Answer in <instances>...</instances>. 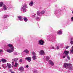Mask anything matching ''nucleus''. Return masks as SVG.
Returning <instances> with one entry per match:
<instances>
[{"mask_svg":"<svg viewBox=\"0 0 73 73\" xmlns=\"http://www.w3.org/2000/svg\"><path fill=\"white\" fill-rule=\"evenodd\" d=\"M44 58L46 59V61H49V56H45Z\"/></svg>","mask_w":73,"mask_h":73,"instance_id":"nucleus-18","label":"nucleus"},{"mask_svg":"<svg viewBox=\"0 0 73 73\" xmlns=\"http://www.w3.org/2000/svg\"><path fill=\"white\" fill-rule=\"evenodd\" d=\"M0 62H1V60H0Z\"/></svg>","mask_w":73,"mask_h":73,"instance_id":"nucleus-47","label":"nucleus"},{"mask_svg":"<svg viewBox=\"0 0 73 73\" xmlns=\"http://www.w3.org/2000/svg\"><path fill=\"white\" fill-rule=\"evenodd\" d=\"M39 43L40 45H42L44 44V41L42 40H40L39 41Z\"/></svg>","mask_w":73,"mask_h":73,"instance_id":"nucleus-6","label":"nucleus"},{"mask_svg":"<svg viewBox=\"0 0 73 73\" xmlns=\"http://www.w3.org/2000/svg\"><path fill=\"white\" fill-rule=\"evenodd\" d=\"M62 57L63 58H65V57H66V56H64Z\"/></svg>","mask_w":73,"mask_h":73,"instance_id":"nucleus-41","label":"nucleus"},{"mask_svg":"<svg viewBox=\"0 0 73 73\" xmlns=\"http://www.w3.org/2000/svg\"><path fill=\"white\" fill-rule=\"evenodd\" d=\"M3 52V50L1 49L0 50V53Z\"/></svg>","mask_w":73,"mask_h":73,"instance_id":"nucleus-30","label":"nucleus"},{"mask_svg":"<svg viewBox=\"0 0 73 73\" xmlns=\"http://www.w3.org/2000/svg\"><path fill=\"white\" fill-rule=\"evenodd\" d=\"M26 60L28 61V62H31V58L29 57H27L25 58Z\"/></svg>","mask_w":73,"mask_h":73,"instance_id":"nucleus-7","label":"nucleus"},{"mask_svg":"<svg viewBox=\"0 0 73 73\" xmlns=\"http://www.w3.org/2000/svg\"><path fill=\"white\" fill-rule=\"evenodd\" d=\"M70 43L72 45V44H73V41L72 40H71L70 42Z\"/></svg>","mask_w":73,"mask_h":73,"instance_id":"nucleus-31","label":"nucleus"},{"mask_svg":"<svg viewBox=\"0 0 73 73\" xmlns=\"http://www.w3.org/2000/svg\"><path fill=\"white\" fill-rule=\"evenodd\" d=\"M23 20L25 22H27V21H28V19H27V18L26 17H23Z\"/></svg>","mask_w":73,"mask_h":73,"instance_id":"nucleus-21","label":"nucleus"},{"mask_svg":"<svg viewBox=\"0 0 73 73\" xmlns=\"http://www.w3.org/2000/svg\"><path fill=\"white\" fill-rule=\"evenodd\" d=\"M23 52H25L26 53H27V54H29V51L28 49H26L24 50V51L22 52V53H23Z\"/></svg>","mask_w":73,"mask_h":73,"instance_id":"nucleus-12","label":"nucleus"},{"mask_svg":"<svg viewBox=\"0 0 73 73\" xmlns=\"http://www.w3.org/2000/svg\"><path fill=\"white\" fill-rule=\"evenodd\" d=\"M64 67L67 69V68H69V69H72V64H68L66 63L64 64Z\"/></svg>","mask_w":73,"mask_h":73,"instance_id":"nucleus-2","label":"nucleus"},{"mask_svg":"<svg viewBox=\"0 0 73 73\" xmlns=\"http://www.w3.org/2000/svg\"><path fill=\"white\" fill-rule=\"evenodd\" d=\"M13 50H14V49L13 48L8 49L7 50V52L8 53H12L13 52Z\"/></svg>","mask_w":73,"mask_h":73,"instance_id":"nucleus-4","label":"nucleus"},{"mask_svg":"<svg viewBox=\"0 0 73 73\" xmlns=\"http://www.w3.org/2000/svg\"><path fill=\"white\" fill-rule=\"evenodd\" d=\"M23 61V60H22V59H20V62H22Z\"/></svg>","mask_w":73,"mask_h":73,"instance_id":"nucleus-39","label":"nucleus"},{"mask_svg":"<svg viewBox=\"0 0 73 73\" xmlns=\"http://www.w3.org/2000/svg\"><path fill=\"white\" fill-rule=\"evenodd\" d=\"M7 68L9 69H10V68H11V64H10L7 63Z\"/></svg>","mask_w":73,"mask_h":73,"instance_id":"nucleus-17","label":"nucleus"},{"mask_svg":"<svg viewBox=\"0 0 73 73\" xmlns=\"http://www.w3.org/2000/svg\"><path fill=\"white\" fill-rule=\"evenodd\" d=\"M1 68V67H0V69Z\"/></svg>","mask_w":73,"mask_h":73,"instance_id":"nucleus-48","label":"nucleus"},{"mask_svg":"<svg viewBox=\"0 0 73 73\" xmlns=\"http://www.w3.org/2000/svg\"><path fill=\"white\" fill-rule=\"evenodd\" d=\"M33 72L34 73H37V71L34 69L33 70Z\"/></svg>","mask_w":73,"mask_h":73,"instance_id":"nucleus-27","label":"nucleus"},{"mask_svg":"<svg viewBox=\"0 0 73 73\" xmlns=\"http://www.w3.org/2000/svg\"><path fill=\"white\" fill-rule=\"evenodd\" d=\"M36 20H40V18L38 17H37L36 18Z\"/></svg>","mask_w":73,"mask_h":73,"instance_id":"nucleus-36","label":"nucleus"},{"mask_svg":"<svg viewBox=\"0 0 73 73\" xmlns=\"http://www.w3.org/2000/svg\"><path fill=\"white\" fill-rule=\"evenodd\" d=\"M12 65H13V66H14V65H14V62H12Z\"/></svg>","mask_w":73,"mask_h":73,"instance_id":"nucleus-33","label":"nucleus"},{"mask_svg":"<svg viewBox=\"0 0 73 73\" xmlns=\"http://www.w3.org/2000/svg\"><path fill=\"white\" fill-rule=\"evenodd\" d=\"M69 52L66 51H65L64 52V54L65 53L66 56H67V55H68V54H69Z\"/></svg>","mask_w":73,"mask_h":73,"instance_id":"nucleus-16","label":"nucleus"},{"mask_svg":"<svg viewBox=\"0 0 73 73\" xmlns=\"http://www.w3.org/2000/svg\"><path fill=\"white\" fill-rule=\"evenodd\" d=\"M44 13H45V11H42L41 12L38 11L37 12V14L38 16H42L43 14H44Z\"/></svg>","mask_w":73,"mask_h":73,"instance_id":"nucleus-3","label":"nucleus"},{"mask_svg":"<svg viewBox=\"0 0 73 73\" xmlns=\"http://www.w3.org/2000/svg\"><path fill=\"white\" fill-rule=\"evenodd\" d=\"M15 65H14V67H17V66L18 65V63H17V62H15Z\"/></svg>","mask_w":73,"mask_h":73,"instance_id":"nucleus-25","label":"nucleus"},{"mask_svg":"<svg viewBox=\"0 0 73 73\" xmlns=\"http://www.w3.org/2000/svg\"><path fill=\"white\" fill-rule=\"evenodd\" d=\"M3 2H0V7H2L3 6Z\"/></svg>","mask_w":73,"mask_h":73,"instance_id":"nucleus-28","label":"nucleus"},{"mask_svg":"<svg viewBox=\"0 0 73 73\" xmlns=\"http://www.w3.org/2000/svg\"><path fill=\"white\" fill-rule=\"evenodd\" d=\"M19 71L21 72H23L24 71V68L23 67H20L18 69Z\"/></svg>","mask_w":73,"mask_h":73,"instance_id":"nucleus-5","label":"nucleus"},{"mask_svg":"<svg viewBox=\"0 0 73 73\" xmlns=\"http://www.w3.org/2000/svg\"><path fill=\"white\" fill-rule=\"evenodd\" d=\"M50 62V65H51L52 66H53V65H54V63H53V62H52L51 60H50V62Z\"/></svg>","mask_w":73,"mask_h":73,"instance_id":"nucleus-15","label":"nucleus"},{"mask_svg":"<svg viewBox=\"0 0 73 73\" xmlns=\"http://www.w3.org/2000/svg\"><path fill=\"white\" fill-rule=\"evenodd\" d=\"M29 67V66L28 65H27L26 66L25 68H28Z\"/></svg>","mask_w":73,"mask_h":73,"instance_id":"nucleus-34","label":"nucleus"},{"mask_svg":"<svg viewBox=\"0 0 73 73\" xmlns=\"http://www.w3.org/2000/svg\"><path fill=\"white\" fill-rule=\"evenodd\" d=\"M72 14L73 15V10L72 12Z\"/></svg>","mask_w":73,"mask_h":73,"instance_id":"nucleus-45","label":"nucleus"},{"mask_svg":"<svg viewBox=\"0 0 73 73\" xmlns=\"http://www.w3.org/2000/svg\"><path fill=\"white\" fill-rule=\"evenodd\" d=\"M70 46H66V49H68V48H69Z\"/></svg>","mask_w":73,"mask_h":73,"instance_id":"nucleus-37","label":"nucleus"},{"mask_svg":"<svg viewBox=\"0 0 73 73\" xmlns=\"http://www.w3.org/2000/svg\"><path fill=\"white\" fill-rule=\"evenodd\" d=\"M27 5L25 4H23L22 6L21 7V10L22 11H23L24 12H25L27 9L26 8H27Z\"/></svg>","mask_w":73,"mask_h":73,"instance_id":"nucleus-1","label":"nucleus"},{"mask_svg":"<svg viewBox=\"0 0 73 73\" xmlns=\"http://www.w3.org/2000/svg\"><path fill=\"white\" fill-rule=\"evenodd\" d=\"M18 60L17 58H15L13 59V60L14 61H15V62H17Z\"/></svg>","mask_w":73,"mask_h":73,"instance_id":"nucleus-24","label":"nucleus"},{"mask_svg":"<svg viewBox=\"0 0 73 73\" xmlns=\"http://www.w3.org/2000/svg\"><path fill=\"white\" fill-rule=\"evenodd\" d=\"M39 53L40 55L42 56V55H44L45 52H44V50H41L40 51Z\"/></svg>","mask_w":73,"mask_h":73,"instance_id":"nucleus-9","label":"nucleus"},{"mask_svg":"<svg viewBox=\"0 0 73 73\" xmlns=\"http://www.w3.org/2000/svg\"><path fill=\"white\" fill-rule=\"evenodd\" d=\"M9 17V16L7 15H4V16H3V18L4 19H5V18H7V17Z\"/></svg>","mask_w":73,"mask_h":73,"instance_id":"nucleus-26","label":"nucleus"},{"mask_svg":"<svg viewBox=\"0 0 73 73\" xmlns=\"http://www.w3.org/2000/svg\"><path fill=\"white\" fill-rule=\"evenodd\" d=\"M11 73H15L14 72H11Z\"/></svg>","mask_w":73,"mask_h":73,"instance_id":"nucleus-44","label":"nucleus"},{"mask_svg":"<svg viewBox=\"0 0 73 73\" xmlns=\"http://www.w3.org/2000/svg\"><path fill=\"white\" fill-rule=\"evenodd\" d=\"M2 67L5 69H6L7 68V65L5 64H3L2 65Z\"/></svg>","mask_w":73,"mask_h":73,"instance_id":"nucleus-13","label":"nucleus"},{"mask_svg":"<svg viewBox=\"0 0 73 73\" xmlns=\"http://www.w3.org/2000/svg\"><path fill=\"white\" fill-rule=\"evenodd\" d=\"M59 46H57V49H59Z\"/></svg>","mask_w":73,"mask_h":73,"instance_id":"nucleus-40","label":"nucleus"},{"mask_svg":"<svg viewBox=\"0 0 73 73\" xmlns=\"http://www.w3.org/2000/svg\"><path fill=\"white\" fill-rule=\"evenodd\" d=\"M18 18L20 21H23V17L21 16H18Z\"/></svg>","mask_w":73,"mask_h":73,"instance_id":"nucleus-14","label":"nucleus"},{"mask_svg":"<svg viewBox=\"0 0 73 73\" xmlns=\"http://www.w3.org/2000/svg\"><path fill=\"white\" fill-rule=\"evenodd\" d=\"M1 61H2V62H3V63H5V62H6L7 61L6 59H1Z\"/></svg>","mask_w":73,"mask_h":73,"instance_id":"nucleus-20","label":"nucleus"},{"mask_svg":"<svg viewBox=\"0 0 73 73\" xmlns=\"http://www.w3.org/2000/svg\"><path fill=\"white\" fill-rule=\"evenodd\" d=\"M71 20L73 22V17H72L71 18Z\"/></svg>","mask_w":73,"mask_h":73,"instance_id":"nucleus-35","label":"nucleus"},{"mask_svg":"<svg viewBox=\"0 0 73 73\" xmlns=\"http://www.w3.org/2000/svg\"><path fill=\"white\" fill-rule=\"evenodd\" d=\"M54 14H56V13H55Z\"/></svg>","mask_w":73,"mask_h":73,"instance_id":"nucleus-46","label":"nucleus"},{"mask_svg":"<svg viewBox=\"0 0 73 73\" xmlns=\"http://www.w3.org/2000/svg\"><path fill=\"white\" fill-rule=\"evenodd\" d=\"M71 40H73V38H71Z\"/></svg>","mask_w":73,"mask_h":73,"instance_id":"nucleus-42","label":"nucleus"},{"mask_svg":"<svg viewBox=\"0 0 73 73\" xmlns=\"http://www.w3.org/2000/svg\"><path fill=\"white\" fill-rule=\"evenodd\" d=\"M8 46L9 47V48H11V49H14V47L12 44H8Z\"/></svg>","mask_w":73,"mask_h":73,"instance_id":"nucleus-8","label":"nucleus"},{"mask_svg":"<svg viewBox=\"0 0 73 73\" xmlns=\"http://www.w3.org/2000/svg\"><path fill=\"white\" fill-rule=\"evenodd\" d=\"M29 5L31 6H33V2L31 1L30 2Z\"/></svg>","mask_w":73,"mask_h":73,"instance_id":"nucleus-22","label":"nucleus"},{"mask_svg":"<svg viewBox=\"0 0 73 73\" xmlns=\"http://www.w3.org/2000/svg\"><path fill=\"white\" fill-rule=\"evenodd\" d=\"M3 7L4 10L5 11L7 10V8H8V7H7V6L5 5H3Z\"/></svg>","mask_w":73,"mask_h":73,"instance_id":"nucleus-10","label":"nucleus"},{"mask_svg":"<svg viewBox=\"0 0 73 73\" xmlns=\"http://www.w3.org/2000/svg\"><path fill=\"white\" fill-rule=\"evenodd\" d=\"M32 58L33 60H36L37 59V56H33Z\"/></svg>","mask_w":73,"mask_h":73,"instance_id":"nucleus-19","label":"nucleus"},{"mask_svg":"<svg viewBox=\"0 0 73 73\" xmlns=\"http://www.w3.org/2000/svg\"><path fill=\"white\" fill-rule=\"evenodd\" d=\"M62 30H60L58 31L57 32V34L58 35H62Z\"/></svg>","mask_w":73,"mask_h":73,"instance_id":"nucleus-11","label":"nucleus"},{"mask_svg":"<svg viewBox=\"0 0 73 73\" xmlns=\"http://www.w3.org/2000/svg\"><path fill=\"white\" fill-rule=\"evenodd\" d=\"M72 49L73 50V46H72Z\"/></svg>","mask_w":73,"mask_h":73,"instance_id":"nucleus-43","label":"nucleus"},{"mask_svg":"<svg viewBox=\"0 0 73 73\" xmlns=\"http://www.w3.org/2000/svg\"><path fill=\"white\" fill-rule=\"evenodd\" d=\"M67 57L68 60H70V57H69V56H67Z\"/></svg>","mask_w":73,"mask_h":73,"instance_id":"nucleus-32","label":"nucleus"},{"mask_svg":"<svg viewBox=\"0 0 73 73\" xmlns=\"http://www.w3.org/2000/svg\"><path fill=\"white\" fill-rule=\"evenodd\" d=\"M32 55H33V56H36V52H33L31 53Z\"/></svg>","mask_w":73,"mask_h":73,"instance_id":"nucleus-23","label":"nucleus"},{"mask_svg":"<svg viewBox=\"0 0 73 73\" xmlns=\"http://www.w3.org/2000/svg\"><path fill=\"white\" fill-rule=\"evenodd\" d=\"M51 49H54V46L52 47H51Z\"/></svg>","mask_w":73,"mask_h":73,"instance_id":"nucleus-38","label":"nucleus"},{"mask_svg":"<svg viewBox=\"0 0 73 73\" xmlns=\"http://www.w3.org/2000/svg\"><path fill=\"white\" fill-rule=\"evenodd\" d=\"M73 53V50L72 49V50H70V53Z\"/></svg>","mask_w":73,"mask_h":73,"instance_id":"nucleus-29","label":"nucleus"}]
</instances>
